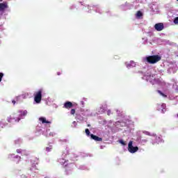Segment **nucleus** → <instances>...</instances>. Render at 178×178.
<instances>
[{
	"label": "nucleus",
	"instance_id": "nucleus-1",
	"mask_svg": "<svg viewBox=\"0 0 178 178\" xmlns=\"http://www.w3.org/2000/svg\"><path fill=\"white\" fill-rule=\"evenodd\" d=\"M143 80H146V81H149L153 86L154 84H159L160 86H165V81H163L161 79H156L155 75L151 74V70H147L146 73H145L143 77Z\"/></svg>",
	"mask_w": 178,
	"mask_h": 178
},
{
	"label": "nucleus",
	"instance_id": "nucleus-2",
	"mask_svg": "<svg viewBox=\"0 0 178 178\" xmlns=\"http://www.w3.org/2000/svg\"><path fill=\"white\" fill-rule=\"evenodd\" d=\"M161 60V56H149L143 58V62H147L148 63H156Z\"/></svg>",
	"mask_w": 178,
	"mask_h": 178
},
{
	"label": "nucleus",
	"instance_id": "nucleus-3",
	"mask_svg": "<svg viewBox=\"0 0 178 178\" xmlns=\"http://www.w3.org/2000/svg\"><path fill=\"white\" fill-rule=\"evenodd\" d=\"M34 97V101L36 104H40L41 102V99L42 98V90L40 89L38 92H35Z\"/></svg>",
	"mask_w": 178,
	"mask_h": 178
},
{
	"label": "nucleus",
	"instance_id": "nucleus-4",
	"mask_svg": "<svg viewBox=\"0 0 178 178\" xmlns=\"http://www.w3.org/2000/svg\"><path fill=\"white\" fill-rule=\"evenodd\" d=\"M128 151L131 152V154H134L138 151V147L133 146V140H130L128 144Z\"/></svg>",
	"mask_w": 178,
	"mask_h": 178
},
{
	"label": "nucleus",
	"instance_id": "nucleus-5",
	"mask_svg": "<svg viewBox=\"0 0 178 178\" xmlns=\"http://www.w3.org/2000/svg\"><path fill=\"white\" fill-rule=\"evenodd\" d=\"M76 106H77V103L72 102H66L64 104L63 108H65V109H70L72 108H76Z\"/></svg>",
	"mask_w": 178,
	"mask_h": 178
},
{
	"label": "nucleus",
	"instance_id": "nucleus-6",
	"mask_svg": "<svg viewBox=\"0 0 178 178\" xmlns=\"http://www.w3.org/2000/svg\"><path fill=\"white\" fill-rule=\"evenodd\" d=\"M21 119L22 118L20 115H17V114L14 113L10 116V118L8 119V122H10V123H13L14 122H19Z\"/></svg>",
	"mask_w": 178,
	"mask_h": 178
},
{
	"label": "nucleus",
	"instance_id": "nucleus-7",
	"mask_svg": "<svg viewBox=\"0 0 178 178\" xmlns=\"http://www.w3.org/2000/svg\"><path fill=\"white\" fill-rule=\"evenodd\" d=\"M154 29L156 31H162L163 30L164 26L162 23H158L154 25Z\"/></svg>",
	"mask_w": 178,
	"mask_h": 178
},
{
	"label": "nucleus",
	"instance_id": "nucleus-8",
	"mask_svg": "<svg viewBox=\"0 0 178 178\" xmlns=\"http://www.w3.org/2000/svg\"><path fill=\"white\" fill-rule=\"evenodd\" d=\"M127 69H131V67H136V63L133 60L125 63Z\"/></svg>",
	"mask_w": 178,
	"mask_h": 178
},
{
	"label": "nucleus",
	"instance_id": "nucleus-9",
	"mask_svg": "<svg viewBox=\"0 0 178 178\" xmlns=\"http://www.w3.org/2000/svg\"><path fill=\"white\" fill-rule=\"evenodd\" d=\"M158 111H161V112H166V104H161L158 106Z\"/></svg>",
	"mask_w": 178,
	"mask_h": 178
},
{
	"label": "nucleus",
	"instance_id": "nucleus-10",
	"mask_svg": "<svg viewBox=\"0 0 178 178\" xmlns=\"http://www.w3.org/2000/svg\"><path fill=\"white\" fill-rule=\"evenodd\" d=\"M8 3L4 2V3H0V10H5V9H8Z\"/></svg>",
	"mask_w": 178,
	"mask_h": 178
},
{
	"label": "nucleus",
	"instance_id": "nucleus-11",
	"mask_svg": "<svg viewBox=\"0 0 178 178\" xmlns=\"http://www.w3.org/2000/svg\"><path fill=\"white\" fill-rule=\"evenodd\" d=\"M40 122H42V124H44V123H47L48 124H51V122L47 120V118H44V117H41L39 118Z\"/></svg>",
	"mask_w": 178,
	"mask_h": 178
},
{
	"label": "nucleus",
	"instance_id": "nucleus-12",
	"mask_svg": "<svg viewBox=\"0 0 178 178\" xmlns=\"http://www.w3.org/2000/svg\"><path fill=\"white\" fill-rule=\"evenodd\" d=\"M90 138L92 140H95V141H102V138H99L94 134H90Z\"/></svg>",
	"mask_w": 178,
	"mask_h": 178
},
{
	"label": "nucleus",
	"instance_id": "nucleus-13",
	"mask_svg": "<svg viewBox=\"0 0 178 178\" xmlns=\"http://www.w3.org/2000/svg\"><path fill=\"white\" fill-rule=\"evenodd\" d=\"M136 19H141L143 17V13L141 11H138L136 14Z\"/></svg>",
	"mask_w": 178,
	"mask_h": 178
},
{
	"label": "nucleus",
	"instance_id": "nucleus-14",
	"mask_svg": "<svg viewBox=\"0 0 178 178\" xmlns=\"http://www.w3.org/2000/svg\"><path fill=\"white\" fill-rule=\"evenodd\" d=\"M58 162H60V163L61 165H65V167L67 166L66 161H65V159H58Z\"/></svg>",
	"mask_w": 178,
	"mask_h": 178
},
{
	"label": "nucleus",
	"instance_id": "nucleus-15",
	"mask_svg": "<svg viewBox=\"0 0 178 178\" xmlns=\"http://www.w3.org/2000/svg\"><path fill=\"white\" fill-rule=\"evenodd\" d=\"M53 147L52 145H49V147H46V151L47 152H51L52 151Z\"/></svg>",
	"mask_w": 178,
	"mask_h": 178
},
{
	"label": "nucleus",
	"instance_id": "nucleus-16",
	"mask_svg": "<svg viewBox=\"0 0 178 178\" xmlns=\"http://www.w3.org/2000/svg\"><path fill=\"white\" fill-rule=\"evenodd\" d=\"M158 92H159V94H160V95H161V97H163L164 98H166L167 96L163 92H162L160 90H159Z\"/></svg>",
	"mask_w": 178,
	"mask_h": 178
},
{
	"label": "nucleus",
	"instance_id": "nucleus-17",
	"mask_svg": "<svg viewBox=\"0 0 178 178\" xmlns=\"http://www.w3.org/2000/svg\"><path fill=\"white\" fill-rule=\"evenodd\" d=\"M174 23H175V24H178V17L175 18Z\"/></svg>",
	"mask_w": 178,
	"mask_h": 178
},
{
	"label": "nucleus",
	"instance_id": "nucleus-18",
	"mask_svg": "<svg viewBox=\"0 0 178 178\" xmlns=\"http://www.w3.org/2000/svg\"><path fill=\"white\" fill-rule=\"evenodd\" d=\"M85 131H86L87 136H90V129H86Z\"/></svg>",
	"mask_w": 178,
	"mask_h": 178
},
{
	"label": "nucleus",
	"instance_id": "nucleus-19",
	"mask_svg": "<svg viewBox=\"0 0 178 178\" xmlns=\"http://www.w3.org/2000/svg\"><path fill=\"white\" fill-rule=\"evenodd\" d=\"M3 77V73L0 72V83L2 81V78Z\"/></svg>",
	"mask_w": 178,
	"mask_h": 178
},
{
	"label": "nucleus",
	"instance_id": "nucleus-20",
	"mask_svg": "<svg viewBox=\"0 0 178 178\" xmlns=\"http://www.w3.org/2000/svg\"><path fill=\"white\" fill-rule=\"evenodd\" d=\"M120 143L122 144V145H126V143L123 140H120Z\"/></svg>",
	"mask_w": 178,
	"mask_h": 178
},
{
	"label": "nucleus",
	"instance_id": "nucleus-21",
	"mask_svg": "<svg viewBox=\"0 0 178 178\" xmlns=\"http://www.w3.org/2000/svg\"><path fill=\"white\" fill-rule=\"evenodd\" d=\"M23 150H22V149H17V154H22V152Z\"/></svg>",
	"mask_w": 178,
	"mask_h": 178
},
{
	"label": "nucleus",
	"instance_id": "nucleus-22",
	"mask_svg": "<svg viewBox=\"0 0 178 178\" xmlns=\"http://www.w3.org/2000/svg\"><path fill=\"white\" fill-rule=\"evenodd\" d=\"M96 12H97L98 13H101V9L99 8H98L97 10H96Z\"/></svg>",
	"mask_w": 178,
	"mask_h": 178
},
{
	"label": "nucleus",
	"instance_id": "nucleus-23",
	"mask_svg": "<svg viewBox=\"0 0 178 178\" xmlns=\"http://www.w3.org/2000/svg\"><path fill=\"white\" fill-rule=\"evenodd\" d=\"M71 112H76V109L74 108L71 109Z\"/></svg>",
	"mask_w": 178,
	"mask_h": 178
},
{
	"label": "nucleus",
	"instance_id": "nucleus-24",
	"mask_svg": "<svg viewBox=\"0 0 178 178\" xmlns=\"http://www.w3.org/2000/svg\"><path fill=\"white\" fill-rule=\"evenodd\" d=\"M12 102H13V105H15V104H16V101H15V100H13Z\"/></svg>",
	"mask_w": 178,
	"mask_h": 178
},
{
	"label": "nucleus",
	"instance_id": "nucleus-25",
	"mask_svg": "<svg viewBox=\"0 0 178 178\" xmlns=\"http://www.w3.org/2000/svg\"><path fill=\"white\" fill-rule=\"evenodd\" d=\"M19 98H20V96L16 97L17 101L19 99Z\"/></svg>",
	"mask_w": 178,
	"mask_h": 178
},
{
	"label": "nucleus",
	"instance_id": "nucleus-26",
	"mask_svg": "<svg viewBox=\"0 0 178 178\" xmlns=\"http://www.w3.org/2000/svg\"><path fill=\"white\" fill-rule=\"evenodd\" d=\"M105 111H106V109H102V110H101V112H104Z\"/></svg>",
	"mask_w": 178,
	"mask_h": 178
},
{
	"label": "nucleus",
	"instance_id": "nucleus-27",
	"mask_svg": "<svg viewBox=\"0 0 178 178\" xmlns=\"http://www.w3.org/2000/svg\"><path fill=\"white\" fill-rule=\"evenodd\" d=\"M145 134H147V136H149V132H146Z\"/></svg>",
	"mask_w": 178,
	"mask_h": 178
},
{
	"label": "nucleus",
	"instance_id": "nucleus-28",
	"mask_svg": "<svg viewBox=\"0 0 178 178\" xmlns=\"http://www.w3.org/2000/svg\"><path fill=\"white\" fill-rule=\"evenodd\" d=\"M58 76H60V72L57 73Z\"/></svg>",
	"mask_w": 178,
	"mask_h": 178
},
{
	"label": "nucleus",
	"instance_id": "nucleus-29",
	"mask_svg": "<svg viewBox=\"0 0 178 178\" xmlns=\"http://www.w3.org/2000/svg\"><path fill=\"white\" fill-rule=\"evenodd\" d=\"M16 158H19L20 159L22 157H20L19 156H16Z\"/></svg>",
	"mask_w": 178,
	"mask_h": 178
},
{
	"label": "nucleus",
	"instance_id": "nucleus-30",
	"mask_svg": "<svg viewBox=\"0 0 178 178\" xmlns=\"http://www.w3.org/2000/svg\"><path fill=\"white\" fill-rule=\"evenodd\" d=\"M25 155H26V156H29V153L25 154Z\"/></svg>",
	"mask_w": 178,
	"mask_h": 178
},
{
	"label": "nucleus",
	"instance_id": "nucleus-31",
	"mask_svg": "<svg viewBox=\"0 0 178 178\" xmlns=\"http://www.w3.org/2000/svg\"><path fill=\"white\" fill-rule=\"evenodd\" d=\"M72 115H74V112H72Z\"/></svg>",
	"mask_w": 178,
	"mask_h": 178
},
{
	"label": "nucleus",
	"instance_id": "nucleus-32",
	"mask_svg": "<svg viewBox=\"0 0 178 178\" xmlns=\"http://www.w3.org/2000/svg\"><path fill=\"white\" fill-rule=\"evenodd\" d=\"M81 104H82V105H83V104H84V102H81Z\"/></svg>",
	"mask_w": 178,
	"mask_h": 178
},
{
	"label": "nucleus",
	"instance_id": "nucleus-33",
	"mask_svg": "<svg viewBox=\"0 0 178 178\" xmlns=\"http://www.w3.org/2000/svg\"><path fill=\"white\" fill-rule=\"evenodd\" d=\"M26 115V114L25 113H24V116H25Z\"/></svg>",
	"mask_w": 178,
	"mask_h": 178
},
{
	"label": "nucleus",
	"instance_id": "nucleus-34",
	"mask_svg": "<svg viewBox=\"0 0 178 178\" xmlns=\"http://www.w3.org/2000/svg\"><path fill=\"white\" fill-rule=\"evenodd\" d=\"M0 44H1V41H0Z\"/></svg>",
	"mask_w": 178,
	"mask_h": 178
}]
</instances>
